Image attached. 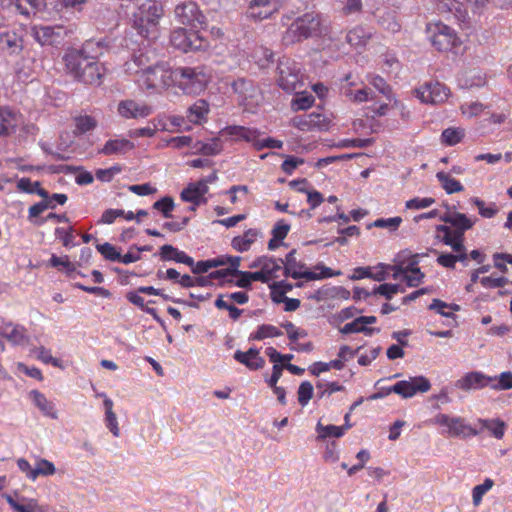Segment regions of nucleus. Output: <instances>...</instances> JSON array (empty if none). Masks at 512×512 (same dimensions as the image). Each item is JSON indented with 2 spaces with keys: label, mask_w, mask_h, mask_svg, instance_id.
<instances>
[{
  "label": "nucleus",
  "mask_w": 512,
  "mask_h": 512,
  "mask_svg": "<svg viewBox=\"0 0 512 512\" xmlns=\"http://www.w3.org/2000/svg\"><path fill=\"white\" fill-rule=\"evenodd\" d=\"M153 208L160 211L165 218H170L174 209V201L171 197H163L153 204Z\"/></svg>",
  "instance_id": "obj_63"
},
{
  "label": "nucleus",
  "mask_w": 512,
  "mask_h": 512,
  "mask_svg": "<svg viewBox=\"0 0 512 512\" xmlns=\"http://www.w3.org/2000/svg\"><path fill=\"white\" fill-rule=\"evenodd\" d=\"M478 423L481 425V430L487 429L491 434L501 439L505 433V423L499 419H478Z\"/></svg>",
  "instance_id": "obj_45"
},
{
  "label": "nucleus",
  "mask_w": 512,
  "mask_h": 512,
  "mask_svg": "<svg viewBox=\"0 0 512 512\" xmlns=\"http://www.w3.org/2000/svg\"><path fill=\"white\" fill-rule=\"evenodd\" d=\"M375 322V316H360L353 321L346 323L340 328V332L342 334L364 333L365 335L370 336L374 332H379V329L368 327V325L374 324Z\"/></svg>",
  "instance_id": "obj_26"
},
{
  "label": "nucleus",
  "mask_w": 512,
  "mask_h": 512,
  "mask_svg": "<svg viewBox=\"0 0 512 512\" xmlns=\"http://www.w3.org/2000/svg\"><path fill=\"white\" fill-rule=\"evenodd\" d=\"M417 255L408 257V270L405 272L404 280L409 287H417L424 279V273L418 267Z\"/></svg>",
  "instance_id": "obj_37"
},
{
  "label": "nucleus",
  "mask_w": 512,
  "mask_h": 512,
  "mask_svg": "<svg viewBox=\"0 0 512 512\" xmlns=\"http://www.w3.org/2000/svg\"><path fill=\"white\" fill-rule=\"evenodd\" d=\"M72 33L73 27L63 24L33 25L30 28V35L41 46L57 47Z\"/></svg>",
  "instance_id": "obj_9"
},
{
  "label": "nucleus",
  "mask_w": 512,
  "mask_h": 512,
  "mask_svg": "<svg viewBox=\"0 0 512 512\" xmlns=\"http://www.w3.org/2000/svg\"><path fill=\"white\" fill-rule=\"evenodd\" d=\"M491 376L481 371H470L461 376L456 382V388L468 392L472 390H481L486 387L490 388Z\"/></svg>",
  "instance_id": "obj_20"
},
{
  "label": "nucleus",
  "mask_w": 512,
  "mask_h": 512,
  "mask_svg": "<svg viewBox=\"0 0 512 512\" xmlns=\"http://www.w3.org/2000/svg\"><path fill=\"white\" fill-rule=\"evenodd\" d=\"M340 272L334 273L330 268L324 265H316L311 271L304 264L298 263L295 258V250L290 251L284 260L283 275L290 276L293 279H306L308 281L330 278L339 275Z\"/></svg>",
  "instance_id": "obj_7"
},
{
  "label": "nucleus",
  "mask_w": 512,
  "mask_h": 512,
  "mask_svg": "<svg viewBox=\"0 0 512 512\" xmlns=\"http://www.w3.org/2000/svg\"><path fill=\"white\" fill-rule=\"evenodd\" d=\"M222 134L228 135L233 141H244L250 143L256 149L261 132L256 128L245 126H228L222 130Z\"/></svg>",
  "instance_id": "obj_25"
},
{
  "label": "nucleus",
  "mask_w": 512,
  "mask_h": 512,
  "mask_svg": "<svg viewBox=\"0 0 512 512\" xmlns=\"http://www.w3.org/2000/svg\"><path fill=\"white\" fill-rule=\"evenodd\" d=\"M260 234V231L257 229H248L242 235L236 236L232 239V247L238 252L248 251L252 244L256 242Z\"/></svg>",
  "instance_id": "obj_38"
},
{
  "label": "nucleus",
  "mask_w": 512,
  "mask_h": 512,
  "mask_svg": "<svg viewBox=\"0 0 512 512\" xmlns=\"http://www.w3.org/2000/svg\"><path fill=\"white\" fill-rule=\"evenodd\" d=\"M292 125L301 131L327 130L328 119L321 113H310L292 119Z\"/></svg>",
  "instance_id": "obj_23"
},
{
  "label": "nucleus",
  "mask_w": 512,
  "mask_h": 512,
  "mask_svg": "<svg viewBox=\"0 0 512 512\" xmlns=\"http://www.w3.org/2000/svg\"><path fill=\"white\" fill-rule=\"evenodd\" d=\"M416 97L426 104L444 103L450 96V90L438 81L426 82L415 90Z\"/></svg>",
  "instance_id": "obj_14"
},
{
  "label": "nucleus",
  "mask_w": 512,
  "mask_h": 512,
  "mask_svg": "<svg viewBox=\"0 0 512 512\" xmlns=\"http://www.w3.org/2000/svg\"><path fill=\"white\" fill-rule=\"evenodd\" d=\"M209 191V187L204 182H192L187 185L181 192V199L185 202L192 204L190 207L191 211H195L196 208L202 204H206L208 199L206 194Z\"/></svg>",
  "instance_id": "obj_21"
},
{
  "label": "nucleus",
  "mask_w": 512,
  "mask_h": 512,
  "mask_svg": "<svg viewBox=\"0 0 512 512\" xmlns=\"http://www.w3.org/2000/svg\"><path fill=\"white\" fill-rule=\"evenodd\" d=\"M465 136V130L463 128L450 127L443 130L441 134L442 143L448 146H454L462 141Z\"/></svg>",
  "instance_id": "obj_47"
},
{
  "label": "nucleus",
  "mask_w": 512,
  "mask_h": 512,
  "mask_svg": "<svg viewBox=\"0 0 512 512\" xmlns=\"http://www.w3.org/2000/svg\"><path fill=\"white\" fill-rule=\"evenodd\" d=\"M97 121L89 115H83L75 118V134L81 135L95 129Z\"/></svg>",
  "instance_id": "obj_51"
},
{
  "label": "nucleus",
  "mask_w": 512,
  "mask_h": 512,
  "mask_svg": "<svg viewBox=\"0 0 512 512\" xmlns=\"http://www.w3.org/2000/svg\"><path fill=\"white\" fill-rule=\"evenodd\" d=\"M431 424L443 427L441 434L452 438H469L480 433L459 416L439 413L430 420Z\"/></svg>",
  "instance_id": "obj_8"
},
{
  "label": "nucleus",
  "mask_w": 512,
  "mask_h": 512,
  "mask_svg": "<svg viewBox=\"0 0 512 512\" xmlns=\"http://www.w3.org/2000/svg\"><path fill=\"white\" fill-rule=\"evenodd\" d=\"M153 108L143 101H136L133 99L121 100L117 105L118 115L126 120L143 119L150 116Z\"/></svg>",
  "instance_id": "obj_17"
},
{
  "label": "nucleus",
  "mask_w": 512,
  "mask_h": 512,
  "mask_svg": "<svg viewBox=\"0 0 512 512\" xmlns=\"http://www.w3.org/2000/svg\"><path fill=\"white\" fill-rule=\"evenodd\" d=\"M45 8V0H12L3 10L14 12L25 19H33Z\"/></svg>",
  "instance_id": "obj_18"
},
{
  "label": "nucleus",
  "mask_w": 512,
  "mask_h": 512,
  "mask_svg": "<svg viewBox=\"0 0 512 512\" xmlns=\"http://www.w3.org/2000/svg\"><path fill=\"white\" fill-rule=\"evenodd\" d=\"M253 58L259 66L264 67L273 60V52L266 47H258L254 51Z\"/></svg>",
  "instance_id": "obj_64"
},
{
  "label": "nucleus",
  "mask_w": 512,
  "mask_h": 512,
  "mask_svg": "<svg viewBox=\"0 0 512 512\" xmlns=\"http://www.w3.org/2000/svg\"><path fill=\"white\" fill-rule=\"evenodd\" d=\"M494 481L486 478L482 484L476 485L472 490V500L475 506H478L483 496L493 487Z\"/></svg>",
  "instance_id": "obj_57"
},
{
  "label": "nucleus",
  "mask_w": 512,
  "mask_h": 512,
  "mask_svg": "<svg viewBox=\"0 0 512 512\" xmlns=\"http://www.w3.org/2000/svg\"><path fill=\"white\" fill-rule=\"evenodd\" d=\"M223 260L219 259V257L214 259H208L204 261H198L197 263H194L193 266H190L192 268L193 273L195 274H202L208 272L210 269L223 266L224 265Z\"/></svg>",
  "instance_id": "obj_56"
},
{
  "label": "nucleus",
  "mask_w": 512,
  "mask_h": 512,
  "mask_svg": "<svg viewBox=\"0 0 512 512\" xmlns=\"http://www.w3.org/2000/svg\"><path fill=\"white\" fill-rule=\"evenodd\" d=\"M77 50L80 51L89 61L97 62V59L108 50V46L104 39H90L85 41L81 48Z\"/></svg>",
  "instance_id": "obj_32"
},
{
  "label": "nucleus",
  "mask_w": 512,
  "mask_h": 512,
  "mask_svg": "<svg viewBox=\"0 0 512 512\" xmlns=\"http://www.w3.org/2000/svg\"><path fill=\"white\" fill-rule=\"evenodd\" d=\"M23 49V38L16 31H0V50L10 54H18Z\"/></svg>",
  "instance_id": "obj_30"
},
{
  "label": "nucleus",
  "mask_w": 512,
  "mask_h": 512,
  "mask_svg": "<svg viewBox=\"0 0 512 512\" xmlns=\"http://www.w3.org/2000/svg\"><path fill=\"white\" fill-rule=\"evenodd\" d=\"M28 398L32 404L43 414V416L50 419H57L58 412L53 401L49 400L39 390H31L28 394Z\"/></svg>",
  "instance_id": "obj_27"
},
{
  "label": "nucleus",
  "mask_w": 512,
  "mask_h": 512,
  "mask_svg": "<svg viewBox=\"0 0 512 512\" xmlns=\"http://www.w3.org/2000/svg\"><path fill=\"white\" fill-rule=\"evenodd\" d=\"M212 74L206 66L174 68L173 86L186 95H199L211 81Z\"/></svg>",
  "instance_id": "obj_4"
},
{
  "label": "nucleus",
  "mask_w": 512,
  "mask_h": 512,
  "mask_svg": "<svg viewBox=\"0 0 512 512\" xmlns=\"http://www.w3.org/2000/svg\"><path fill=\"white\" fill-rule=\"evenodd\" d=\"M55 473L56 467L51 461L45 458L36 457V462L34 466V481L39 476H52Z\"/></svg>",
  "instance_id": "obj_48"
},
{
  "label": "nucleus",
  "mask_w": 512,
  "mask_h": 512,
  "mask_svg": "<svg viewBox=\"0 0 512 512\" xmlns=\"http://www.w3.org/2000/svg\"><path fill=\"white\" fill-rule=\"evenodd\" d=\"M6 502L15 512H36L37 501L32 498H22L21 502L12 495L5 496Z\"/></svg>",
  "instance_id": "obj_41"
},
{
  "label": "nucleus",
  "mask_w": 512,
  "mask_h": 512,
  "mask_svg": "<svg viewBox=\"0 0 512 512\" xmlns=\"http://www.w3.org/2000/svg\"><path fill=\"white\" fill-rule=\"evenodd\" d=\"M22 123V116L16 111L3 107L0 108V136L13 133Z\"/></svg>",
  "instance_id": "obj_29"
},
{
  "label": "nucleus",
  "mask_w": 512,
  "mask_h": 512,
  "mask_svg": "<svg viewBox=\"0 0 512 512\" xmlns=\"http://www.w3.org/2000/svg\"><path fill=\"white\" fill-rule=\"evenodd\" d=\"M66 70L75 79L85 84L100 85L103 67L96 61H89L77 49L68 50L63 57Z\"/></svg>",
  "instance_id": "obj_2"
},
{
  "label": "nucleus",
  "mask_w": 512,
  "mask_h": 512,
  "mask_svg": "<svg viewBox=\"0 0 512 512\" xmlns=\"http://www.w3.org/2000/svg\"><path fill=\"white\" fill-rule=\"evenodd\" d=\"M163 14L164 9L159 1L146 0L132 15L133 28L144 38L154 37Z\"/></svg>",
  "instance_id": "obj_5"
},
{
  "label": "nucleus",
  "mask_w": 512,
  "mask_h": 512,
  "mask_svg": "<svg viewBox=\"0 0 512 512\" xmlns=\"http://www.w3.org/2000/svg\"><path fill=\"white\" fill-rule=\"evenodd\" d=\"M282 332L274 325L262 324L258 326L257 330L251 333L249 339L263 340L265 338H273L281 336Z\"/></svg>",
  "instance_id": "obj_49"
},
{
  "label": "nucleus",
  "mask_w": 512,
  "mask_h": 512,
  "mask_svg": "<svg viewBox=\"0 0 512 512\" xmlns=\"http://www.w3.org/2000/svg\"><path fill=\"white\" fill-rule=\"evenodd\" d=\"M277 69V83L286 92H293L304 86L301 67L296 61L290 58H282Z\"/></svg>",
  "instance_id": "obj_11"
},
{
  "label": "nucleus",
  "mask_w": 512,
  "mask_h": 512,
  "mask_svg": "<svg viewBox=\"0 0 512 512\" xmlns=\"http://www.w3.org/2000/svg\"><path fill=\"white\" fill-rule=\"evenodd\" d=\"M427 35L433 47L438 51H451L461 45V40L455 30L441 22L428 24Z\"/></svg>",
  "instance_id": "obj_10"
},
{
  "label": "nucleus",
  "mask_w": 512,
  "mask_h": 512,
  "mask_svg": "<svg viewBox=\"0 0 512 512\" xmlns=\"http://www.w3.org/2000/svg\"><path fill=\"white\" fill-rule=\"evenodd\" d=\"M160 256L165 261L173 260L177 263H182L187 266H193L194 260L188 256L184 251H180L172 245H163L160 248Z\"/></svg>",
  "instance_id": "obj_35"
},
{
  "label": "nucleus",
  "mask_w": 512,
  "mask_h": 512,
  "mask_svg": "<svg viewBox=\"0 0 512 512\" xmlns=\"http://www.w3.org/2000/svg\"><path fill=\"white\" fill-rule=\"evenodd\" d=\"M193 154L204 156H215L223 150V143L220 138H212L207 142L197 141L192 146Z\"/></svg>",
  "instance_id": "obj_36"
},
{
  "label": "nucleus",
  "mask_w": 512,
  "mask_h": 512,
  "mask_svg": "<svg viewBox=\"0 0 512 512\" xmlns=\"http://www.w3.org/2000/svg\"><path fill=\"white\" fill-rule=\"evenodd\" d=\"M408 270V259H404L403 254H399L395 259V264L391 265L389 268V274L392 272V278L394 280H398L400 278L404 279L405 272Z\"/></svg>",
  "instance_id": "obj_55"
},
{
  "label": "nucleus",
  "mask_w": 512,
  "mask_h": 512,
  "mask_svg": "<svg viewBox=\"0 0 512 512\" xmlns=\"http://www.w3.org/2000/svg\"><path fill=\"white\" fill-rule=\"evenodd\" d=\"M209 112V104L203 99L197 100L187 112V118L190 122L198 124L206 119Z\"/></svg>",
  "instance_id": "obj_39"
},
{
  "label": "nucleus",
  "mask_w": 512,
  "mask_h": 512,
  "mask_svg": "<svg viewBox=\"0 0 512 512\" xmlns=\"http://www.w3.org/2000/svg\"><path fill=\"white\" fill-rule=\"evenodd\" d=\"M170 42L175 48L185 53L206 50L209 47L208 41L200 35L199 31L188 32L184 28L174 29L170 36Z\"/></svg>",
  "instance_id": "obj_12"
},
{
  "label": "nucleus",
  "mask_w": 512,
  "mask_h": 512,
  "mask_svg": "<svg viewBox=\"0 0 512 512\" xmlns=\"http://www.w3.org/2000/svg\"><path fill=\"white\" fill-rule=\"evenodd\" d=\"M436 178L447 194L461 192L464 189L463 185L458 180L452 178L450 174L444 171L437 172Z\"/></svg>",
  "instance_id": "obj_44"
},
{
  "label": "nucleus",
  "mask_w": 512,
  "mask_h": 512,
  "mask_svg": "<svg viewBox=\"0 0 512 512\" xmlns=\"http://www.w3.org/2000/svg\"><path fill=\"white\" fill-rule=\"evenodd\" d=\"M113 401L110 398H105L103 406L105 409V425L115 437L120 436V429L118 426L117 416L113 411Z\"/></svg>",
  "instance_id": "obj_42"
},
{
  "label": "nucleus",
  "mask_w": 512,
  "mask_h": 512,
  "mask_svg": "<svg viewBox=\"0 0 512 512\" xmlns=\"http://www.w3.org/2000/svg\"><path fill=\"white\" fill-rule=\"evenodd\" d=\"M404 288L400 284L384 283L372 289L374 296L384 297L386 300H391L394 295L404 292Z\"/></svg>",
  "instance_id": "obj_46"
},
{
  "label": "nucleus",
  "mask_w": 512,
  "mask_h": 512,
  "mask_svg": "<svg viewBox=\"0 0 512 512\" xmlns=\"http://www.w3.org/2000/svg\"><path fill=\"white\" fill-rule=\"evenodd\" d=\"M314 103V97L310 93L301 92L297 93L293 98L291 107L294 111L306 110L310 108Z\"/></svg>",
  "instance_id": "obj_54"
},
{
  "label": "nucleus",
  "mask_w": 512,
  "mask_h": 512,
  "mask_svg": "<svg viewBox=\"0 0 512 512\" xmlns=\"http://www.w3.org/2000/svg\"><path fill=\"white\" fill-rule=\"evenodd\" d=\"M155 63L153 52L140 49L125 63L124 69L127 74L134 76L136 81L137 77L146 73Z\"/></svg>",
  "instance_id": "obj_16"
},
{
  "label": "nucleus",
  "mask_w": 512,
  "mask_h": 512,
  "mask_svg": "<svg viewBox=\"0 0 512 512\" xmlns=\"http://www.w3.org/2000/svg\"><path fill=\"white\" fill-rule=\"evenodd\" d=\"M232 89L235 93H237L242 99H247L253 96L254 88L250 81L239 78L231 84Z\"/></svg>",
  "instance_id": "obj_53"
},
{
  "label": "nucleus",
  "mask_w": 512,
  "mask_h": 512,
  "mask_svg": "<svg viewBox=\"0 0 512 512\" xmlns=\"http://www.w3.org/2000/svg\"><path fill=\"white\" fill-rule=\"evenodd\" d=\"M472 202L478 208L479 214L484 218H493L499 211L495 203L486 205L485 202L479 198H473Z\"/></svg>",
  "instance_id": "obj_59"
},
{
  "label": "nucleus",
  "mask_w": 512,
  "mask_h": 512,
  "mask_svg": "<svg viewBox=\"0 0 512 512\" xmlns=\"http://www.w3.org/2000/svg\"><path fill=\"white\" fill-rule=\"evenodd\" d=\"M234 358L251 370H258L262 368L265 363L264 359L260 356L259 351L255 348H250L246 352L238 350L235 352Z\"/></svg>",
  "instance_id": "obj_33"
},
{
  "label": "nucleus",
  "mask_w": 512,
  "mask_h": 512,
  "mask_svg": "<svg viewBox=\"0 0 512 512\" xmlns=\"http://www.w3.org/2000/svg\"><path fill=\"white\" fill-rule=\"evenodd\" d=\"M350 78H351L350 75H346L344 78L345 83L341 87L343 95L356 103H361L364 101L371 100L372 99V97L370 96L371 90L366 87L358 89V90H353L351 88V85H353V83L350 82Z\"/></svg>",
  "instance_id": "obj_34"
},
{
  "label": "nucleus",
  "mask_w": 512,
  "mask_h": 512,
  "mask_svg": "<svg viewBox=\"0 0 512 512\" xmlns=\"http://www.w3.org/2000/svg\"><path fill=\"white\" fill-rule=\"evenodd\" d=\"M454 253H441L438 255L436 262L445 268L454 269L457 262H461L464 266L468 265V253L464 244L457 249L450 247Z\"/></svg>",
  "instance_id": "obj_28"
},
{
  "label": "nucleus",
  "mask_w": 512,
  "mask_h": 512,
  "mask_svg": "<svg viewBox=\"0 0 512 512\" xmlns=\"http://www.w3.org/2000/svg\"><path fill=\"white\" fill-rule=\"evenodd\" d=\"M280 5V0H251L247 14L250 18L261 21L277 12Z\"/></svg>",
  "instance_id": "obj_22"
},
{
  "label": "nucleus",
  "mask_w": 512,
  "mask_h": 512,
  "mask_svg": "<svg viewBox=\"0 0 512 512\" xmlns=\"http://www.w3.org/2000/svg\"><path fill=\"white\" fill-rule=\"evenodd\" d=\"M175 17L179 23L188 26L191 30L202 28L206 24V18L194 2H184L175 7Z\"/></svg>",
  "instance_id": "obj_13"
},
{
  "label": "nucleus",
  "mask_w": 512,
  "mask_h": 512,
  "mask_svg": "<svg viewBox=\"0 0 512 512\" xmlns=\"http://www.w3.org/2000/svg\"><path fill=\"white\" fill-rule=\"evenodd\" d=\"M328 34V26L321 16L315 12L306 13L293 21L283 34L286 45L294 44L310 37H321Z\"/></svg>",
  "instance_id": "obj_3"
},
{
  "label": "nucleus",
  "mask_w": 512,
  "mask_h": 512,
  "mask_svg": "<svg viewBox=\"0 0 512 512\" xmlns=\"http://www.w3.org/2000/svg\"><path fill=\"white\" fill-rule=\"evenodd\" d=\"M56 238L62 241V244L67 248H72L76 245L75 236L72 227L64 228L58 227L55 229Z\"/></svg>",
  "instance_id": "obj_60"
},
{
  "label": "nucleus",
  "mask_w": 512,
  "mask_h": 512,
  "mask_svg": "<svg viewBox=\"0 0 512 512\" xmlns=\"http://www.w3.org/2000/svg\"><path fill=\"white\" fill-rule=\"evenodd\" d=\"M351 425L346 424L345 426L335 425H322L320 422L316 425V432L318 433L317 439L324 440L326 438H340L344 435L345 431L349 429Z\"/></svg>",
  "instance_id": "obj_40"
},
{
  "label": "nucleus",
  "mask_w": 512,
  "mask_h": 512,
  "mask_svg": "<svg viewBox=\"0 0 512 512\" xmlns=\"http://www.w3.org/2000/svg\"><path fill=\"white\" fill-rule=\"evenodd\" d=\"M135 147L134 143L125 138H115L108 140L104 146L99 150L100 154L103 155H124L127 152L133 150Z\"/></svg>",
  "instance_id": "obj_31"
},
{
  "label": "nucleus",
  "mask_w": 512,
  "mask_h": 512,
  "mask_svg": "<svg viewBox=\"0 0 512 512\" xmlns=\"http://www.w3.org/2000/svg\"><path fill=\"white\" fill-rule=\"evenodd\" d=\"M490 388L493 390L512 389V373L506 371L498 376H491Z\"/></svg>",
  "instance_id": "obj_52"
},
{
  "label": "nucleus",
  "mask_w": 512,
  "mask_h": 512,
  "mask_svg": "<svg viewBox=\"0 0 512 512\" xmlns=\"http://www.w3.org/2000/svg\"><path fill=\"white\" fill-rule=\"evenodd\" d=\"M36 357L38 360L42 361L45 364H51L54 367L62 368L61 361L52 356L50 350L41 346L34 350Z\"/></svg>",
  "instance_id": "obj_62"
},
{
  "label": "nucleus",
  "mask_w": 512,
  "mask_h": 512,
  "mask_svg": "<svg viewBox=\"0 0 512 512\" xmlns=\"http://www.w3.org/2000/svg\"><path fill=\"white\" fill-rule=\"evenodd\" d=\"M0 334L12 345L24 346L29 342V335L24 326L12 322L0 325Z\"/></svg>",
  "instance_id": "obj_24"
},
{
  "label": "nucleus",
  "mask_w": 512,
  "mask_h": 512,
  "mask_svg": "<svg viewBox=\"0 0 512 512\" xmlns=\"http://www.w3.org/2000/svg\"><path fill=\"white\" fill-rule=\"evenodd\" d=\"M219 259L225 261L224 265L229 264L226 269L219 270L215 273H211V277H226L228 275H235V270H238L241 258L238 256H220Z\"/></svg>",
  "instance_id": "obj_50"
},
{
  "label": "nucleus",
  "mask_w": 512,
  "mask_h": 512,
  "mask_svg": "<svg viewBox=\"0 0 512 512\" xmlns=\"http://www.w3.org/2000/svg\"><path fill=\"white\" fill-rule=\"evenodd\" d=\"M439 219L449 225H437L435 239L446 246L457 249L464 244L465 231L471 229L476 223V218H470L459 212H449L440 216Z\"/></svg>",
  "instance_id": "obj_1"
},
{
  "label": "nucleus",
  "mask_w": 512,
  "mask_h": 512,
  "mask_svg": "<svg viewBox=\"0 0 512 512\" xmlns=\"http://www.w3.org/2000/svg\"><path fill=\"white\" fill-rule=\"evenodd\" d=\"M283 265V259L262 256V270L255 271L251 277L262 283H268L269 281L279 278L281 275H283Z\"/></svg>",
  "instance_id": "obj_19"
},
{
  "label": "nucleus",
  "mask_w": 512,
  "mask_h": 512,
  "mask_svg": "<svg viewBox=\"0 0 512 512\" xmlns=\"http://www.w3.org/2000/svg\"><path fill=\"white\" fill-rule=\"evenodd\" d=\"M174 69L163 62L155 63L146 73L136 78L137 85L149 93H161L173 86Z\"/></svg>",
  "instance_id": "obj_6"
},
{
  "label": "nucleus",
  "mask_w": 512,
  "mask_h": 512,
  "mask_svg": "<svg viewBox=\"0 0 512 512\" xmlns=\"http://www.w3.org/2000/svg\"><path fill=\"white\" fill-rule=\"evenodd\" d=\"M368 82L381 94L386 96L389 101H392L393 95L391 93V88L382 77L378 75H370L368 76Z\"/></svg>",
  "instance_id": "obj_58"
},
{
  "label": "nucleus",
  "mask_w": 512,
  "mask_h": 512,
  "mask_svg": "<svg viewBox=\"0 0 512 512\" xmlns=\"http://www.w3.org/2000/svg\"><path fill=\"white\" fill-rule=\"evenodd\" d=\"M431 388L430 381L424 376L409 377L392 385L395 394L402 398H411L417 393H425Z\"/></svg>",
  "instance_id": "obj_15"
},
{
  "label": "nucleus",
  "mask_w": 512,
  "mask_h": 512,
  "mask_svg": "<svg viewBox=\"0 0 512 512\" xmlns=\"http://www.w3.org/2000/svg\"><path fill=\"white\" fill-rule=\"evenodd\" d=\"M402 223L401 217H391V218H379L376 219L369 227H377V228H385L389 231H396L400 224Z\"/></svg>",
  "instance_id": "obj_61"
},
{
  "label": "nucleus",
  "mask_w": 512,
  "mask_h": 512,
  "mask_svg": "<svg viewBox=\"0 0 512 512\" xmlns=\"http://www.w3.org/2000/svg\"><path fill=\"white\" fill-rule=\"evenodd\" d=\"M370 36L371 32L369 30L358 26L348 31L346 40L351 46L358 48L364 46Z\"/></svg>",
  "instance_id": "obj_43"
}]
</instances>
